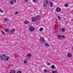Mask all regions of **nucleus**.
Wrapping results in <instances>:
<instances>
[{"label":"nucleus","instance_id":"9b49d317","mask_svg":"<svg viewBox=\"0 0 73 73\" xmlns=\"http://www.w3.org/2000/svg\"><path fill=\"white\" fill-rule=\"evenodd\" d=\"M10 73H16L15 71L12 70H11Z\"/></svg>","mask_w":73,"mask_h":73},{"label":"nucleus","instance_id":"5701e85b","mask_svg":"<svg viewBox=\"0 0 73 73\" xmlns=\"http://www.w3.org/2000/svg\"><path fill=\"white\" fill-rule=\"evenodd\" d=\"M57 73V71L56 70L53 71L52 72V73Z\"/></svg>","mask_w":73,"mask_h":73},{"label":"nucleus","instance_id":"412c9836","mask_svg":"<svg viewBox=\"0 0 73 73\" xmlns=\"http://www.w3.org/2000/svg\"><path fill=\"white\" fill-rule=\"evenodd\" d=\"M46 64L47 65H50V64H51V63L50 62H47L46 63Z\"/></svg>","mask_w":73,"mask_h":73},{"label":"nucleus","instance_id":"423d86ee","mask_svg":"<svg viewBox=\"0 0 73 73\" xmlns=\"http://www.w3.org/2000/svg\"><path fill=\"white\" fill-rule=\"evenodd\" d=\"M67 56L68 57H72V54L70 53H68L67 54Z\"/></svg>","mask_w":73,"mask_h":73},{"label":"nucleus","instance_id":"6ab92c4d","mask_svg":"<svg viewBox=\"0 0 73 73\" xmlns=\"http://www.w3.org/2000/svg\"><path fill=\"white\" fill-rule=\"evenodd\" d=\"M51 67L52 69H54V68H55V66H54L53 65H52Z\"/></svg>","mask_w":73,"mask_h":73},{"label":"nucleus","instance_id":"b1692460","mask_svg":"<svg viewBox=\"0 0 73 73\" xmlns=\"http://www.w3.org/2000/svg\"><path fill=\"white\" fill-rule=\"evenodd\" d=\"M47 71H48V70H47V69H45L44 70V73H46V72H47Z\"/></svg>","mask_w":73,"mask_h":73},{"label":"nucleus","instance_id":"37998d69","mask_svg":"<svg viewBox=\"0 0 73 73\" xmlns=\"http://www.w3.org/2000/svg\"><path fill=\"white\" fill-rule=\"evenodd\" d=\"M68 23H66V24H67Z\"/></svg>","mask_w":73,"mask_h":73},{"label":"nucleus","instance_id":"4be33fe9","mask_svg":"<svg viewBox=\"0 0 73 73\" xmlns=\"http://www.w3.org/2000/svg\"><path fill=\"white\" fill-rule=\"evenodd\" d=\"M45 2L46 3L48 4L49 3V1L48 0H45Z\"/></svg>","mask_w":73,"mask_h":73},{"label":"nucleus","instance_id":"dca6fc26","mask_svg":"<svg viewBox=\"0 0 73 73\" xmlns=\"http://www.w3.org/2000/svg\"><path fill=\"white\" fill-rule=\"evenodd\" d=\"M60 39L62 37V36L61 35H58L57 36Z\"/></svg>","mask_w":73,"mask_h":73},{"label":"nucleus","instance_id":"4c0bfd02","mask_svg":"<svg viewBox=\"0 0 73 73\" xmlns=\"http://www.w3.org/2000/svg\"><path fill=\"white\" fill-rule=\"evenodd\" d=\"M36 0H33V2H35V1H36Z\"/></svg>","mask_w":73,"mask_h":73},{"label":"nucleus","instance_id":"2eb2a0df","mask_svg":"<svg viewBox=\"0 0 73 73\" xmlns=\"http://www.w3.org/2000/svg\"><path fill=\"white\" fill-rule=\"evenodd\" d=\"M61 31L62 32H65V29L64 28H62L61 30Z\"/></svg>","mask_w":73,"mask_h":73},{"label":"nucleus","instance_id":"aec40b11","mask_svg":"<svg viewBox=\"0 0 73 73\" xmlns=\"http://www.w3.org/2000/svg\"><path fill=\"white\" fill-rule=\"evenodd\" d=\"M40 16L39 15H37V16H36V19H40Z\"/></svg>","mask_w":73,"mask_h":73},{"label":"nucleus","instance_id":"6e6552de","mask_svg":"<svg viewBox=\"0 0 73 73\" xmlns=\"http://www.w3.org/2000/svg\"><path fill=\"white\" fill-rule=\"evenodd\" d=\"M15 31H16V30H15V29H13L11 30L10 31V32L11 33H13V32H15Z\"/></svg>","mask_w":73,"mask_h":73},{"label":"nucleus","instance_id":"bb28decb","mask_svg":"<svg viewBox=\"0 0 73 73\" xmlns=\"http://www.w3.org/2000/svg\"><path fill=\"white\" fill-rule=\"evenodd\" d=\"M42 30H43V28H40L39 29L40 31H42Z\"/></svg>","mask_w":73,"mask_h":73},{"label":"nucleus","instance_id":"1a4fd4ad","mask_svg":"<svg viewBox=\"0 0 73 73\" xmlns=\"http://www.w3.org/2000/svg\"><path fill=\"white\" fill-rule=\"evenodd\" d=\"M4 31H5V32H6L8 33L9 31V30L8 29H5Z\"/></svg>","mask_w":73,"mask_h":73},{"label":"nucleus","instance_id":"f8f14e48","mask_svg":"<svg viewBox=\"0 0 73 73\" xmlns=\"http://www.w3.org/2000/svg\"><path fill=\"white\" fill-rule=\"evenodd\" d=\"M27 57H31V54L30 53H28L26 56Z\"/></svg>","mask_w":73,"mask_h":73},{"label":"nucleus","instance_id":"72a5a7b5","mask_svg":"<svg viewBox=\"0 0 73 73\" xmlns=\"http://www.w3.org/2000/svg\"><path fill=\"white\" fill-rule=\"evenodd\" d=\"M2 33H3V34L4 35L5 34V33H4V31H2Z\"/></svg>","mask_w":73,"mask_h":73},{"label":"nucleus","instance_id":"f3484780","mask_svg":"<svg viewBox=\"0 0 73 73\" xmlns=\"http://www.w3.org/2000/svg\"><path fill=\"white\" fill-rule=\"evenodd\" d=\"M9 59V56H7L6 58V59L5 60V61H8Z\"/></svg>","mask_w":73,"mask_h":73},{"label":"nucleus","instance_id":"a19ab883","mask_svg":"<svg viewBox=\"0 0 73 73\" xmlns=\"http://www.w3.org/2000/svg\"><path fill=\"white\" fill-rule=\"evenodd\" d=\"M72 49H73V47H72Z\"/></svg>","mask_w":73,"mask_h":73},{"label":"nucleus","instance_id":"79ce46f5","mask_svg":"<svg viewBox=\"0 0 73 73\" xmlns=\"http://www.w3.org/2000/svg\"><path fill=\"white\" fill-rule=\"evenodd\" d=\"M17 62H18V60H17Z\"/></svg>","mask_w":73,"mask_h":73},{"label":"nucleus","instance_id":"58836bf2","mask_svg":"<svg viewBox=\"0 0 73 73\" xmlns=\"http://www.w3.org/2000/svg\"><path fill=\"white\" fill-rule=\"evenodd\" d=\"M14 57H16V54H15L14 55Z\"/></svg>","mask_w":73,"mask_h":73},{"label":"nucleus","instance_id":"9d476101","mask_svg":"<svg viewBox=\"0 0 73 73\" xmlns=\"http://www.w3.org/2000/svg\"><path fill=\"white\" fill-rule=\"evenodd\" d=\"M9 21V19L6 18H5L4 19V21H6V22H7V21Z\"/></svg>","mask_w":73,"mask_h":73},{"label":"nucleus","instance_id":"cd10ccee","mask_svg":"<svg viewBox=\"0 0 73 73\" xmlns=\"http://www.w3.org/2000/svg\"><path fill=\"white\" fill-rule=\"evenodd\" d=\"M17 73H22V72L20 70H19L17 72Z\"/></svg>","mask_w":73,"mask_h":73},{"label":"nucleus","instance_id":"a878e982","mask_svg":"<svg viewBox=\"0 0 73 73\" xmlns=\"http://www.w3.org/2000/svg\"><path fill=\"white\" fill-rule=\"evenodd\" d=\"M46 5H47L46 3L45 4V3H44L43 5V7H46Z\"/></svg>","mask_w":73,"mask_h":73},{"label":"nucleus","instance_id":"4468645a","mask_svg":"<svg viewBox=\"0 0 73 73\" xmlns=\"http://www.w3.org/2000/svg\"><path fill=\"white\" fill-rule=\"evenodd\" d=\"M69 6V4L67 3H66L64 5V7H68Z\"/></svg>","mask_w":73,"mask_h":73},{"label":"nucleus","instance_id":"393cba45","mask_svg":"<svg viewBox=\"0 0 73 73\" xmlns=\"http://www.w3.org/2000/svg\"><path fill=\"white\" fill-rule=\"evenodd\" d=\"M45 45L46 46H49V44L48 43H46L45 44Z\"/></svg>","mask_w":73,"mask_h":73},{"label":"nucleus","instance_id":"f257e3e1","mask_svg":"<svg viewBox=\"0 0 73 73\" xmlns=\"http://www.w3.org/2000/svg\"><path fill=\"white\" fill-rule=\"evenodd\" d=\"M29 31L30 32H33L35 31V27L32 26H29Z\"/></svg>","mask_w":73,"mask_h":73},{"label":"nucleus","instance_id":"c03bdc74","mask_svg":"<svg viewBox=\"0 0 73 73\" xmlns=\"http://www.w3.org/2000/svg\"><path fill=\"white\" fill-rule=\"evenodd\" d=\"M65 19V20H66V19Z\"/></svg>","mask_w":73,"mask_h":73},{"label":"nucleus","instance_id":"0eeeda50","mask_svg":"<svg viewBox=\"0 0 73 73\" xmlns=\"http://www.w3.org/2000/svg\"><path fill=\"white\" fill-rule=\"evenodd\" d=\"M53 2L50 1V5L51 7H52L53 5Z\"/></svg>","mask_w":73,"mask_h":73},{"label":"nucleus","instance_id":"ea45409f","mask_svg":"<svg viewBox=\"0 0 73 73\" xmlns=\"http://www.w3.org/2000/svg\"><path fill=\"white\" fill-rule=\"evenodd\" d=\"M0 58H1V56L0 55Z\"/></svg>","mask_w":73,"mask_h":73},{"label":"nucleus","instance_id":"7ed1b4c3","mask_svg":"<svg viewBox=\"0 0 73 73\" xmlns=\"http://www.w3.org/2000/svg\"><path fill=\"white\" fill-rule=\"evenodd\" d=\"M56 12H61V9L60 7H57L56 10Z\"/></svg>","mask_w":73,"mask_h":73},{"label":"nucleus","instance_id":"39448f33","mask_svg":"<svg viewBox=\"0 0 73 73\" xmlns=\"http://www.w3.org/2000/svg\"><path fill=\"white\" fill-rule=\"evenodd\" d=\"M40 41L41 42H44L45 41L44 40V38H41L40 39Z\"/></svg>","mask_w":73,"mask_h":73},{"label":"nucleus","instance_id":"473e14b6","mask_svg":"<svg viewBox=\"0 0 73 73\" xmlns=\"http://www.w3.org/2000/svg\"><path fill=\"white\" fill-rule=\"evenodd\" d=\"M62 37L63 38H65V37L64 35H62Z\"/></svg>","mask_w":73,"mask_h":73},{"label":"nucleus","instance_id":"7c9ffc66","mask_svg":"<svg viewBox=\"0 0 73 73\" xmlns=\"http://www.w3.org/2000/svg\"><path fill=\"white\" fill-rule=\"evenodd\" d=\"M57 17H58V19L59 20H61V18L59 16H58Z\"/></svg>","mask_w":73,"mask_h":73},{"label":"nucleus","instance_id":"e433bc0d","mask_svg":"<svg viewBox=\"0 0 73 73\" xmlns=\"http://www.w3.org/2000/svg\"><path fill=\"white\" fill-rule=\"evenodd\" d=\"M14 2L15 3H16V0H14Z\"/></svg>","mask_w":73,"mask_h":73},{"label":"nucleus","instance_id":"f03ea898","mask_svg":"<svg viewBox=\"0 0 73 73\" xmlns=\"http://www.w3.org/2000/svg\"><path fill=\"white\" fill-rule=\"evenodd\" d=\"M6 58V55L4 54H2L1 55V60H4Z\"/></svg>","mask_w":73,"mask_h":73},{"label":"nucleus","instance_id":"c85d7f7f","mask_svg":"<svg viewBox=\"0 0 73 73\" xmlns=\"http://www.w3.org/2000/svg\"><path fill=\"white\" fill-rule=\"evenodd\" d=\"M0 12H1V13H3V11L2 9H0Z\"/></svg>","mask_w":73,"mask_h":73},{"label":"nucleus","instance_id":"20e7f679","mask_svg":"<svg viewBox=\"0 0 73 73\" xmlns=\"http://www.w3.org/2000/svg\"><path fill=\"white\" fill-rule=\"evenodd\" d=\"M32 21L35 22V21H36V17H33L32 18Z\"/></svg>","mask_w":73,"mask_h":73},{"label":"nucleus","instance_id":"c9c22d12","mask_svg":"<svg viewBox=\"0 0 73 73\" xmlns=\"http://www.w3.org/2000/svg\"><path fill=\"white\" fill-rule=\"evenodd\" d=\"M55 32H57L58 31L57 29H55Z\"/></svg>","mask_w":73,"mask_h":73},{"label":"nucleus","instance_id":"c756f323","mask_svg":"<svg viewBox=\"0 0 73 73\" xmlns=\"http://www.w3.org/2000/svg\"><path fill=\"white\" fill-rule=\"evenodd\" d=\"M24 64H27V60H25L24 61Z\"/></svg>","mask_w":73,"mask_h":73},{"label":"nucleus","instance_id":"a211bd4d","mask_svg":"<svg viewBox=\"0 0 73 73\" xmlns=\"http://www.w3.org/2000/svg\"><path fill=\"white\" fill-rule=\"evenodd\" d=\"M10 4H12V5H13V4H14V3L13 1H11L10 3Z\"/></svg>","mask_w":73,"mask_h":73},{"label":"nucleus","instance_id":"2f4dec72","mask_svg":"<svg viewBox=\"0 0 73 73\" xmlns=\"http://www.w3.org/2000/svg\"><path fill=\"white\" fill-rule=\"evenodd\" d=\"M18 11H16L15 13V14L16 15H17V14H18Z\"/></svg>","mask_w":73,"mask_h":73},{"label":"nucleus","instance_id":"ddd939ff","mask_svg":"<svg viewBox=\"0 0 73 73\" xmlns=\"http://www.w3.org/2000/svg\"><path fill=\"white\" fill-rule=\"evenodd\" d=\"M24 23L25 24H28L29 23V22L28 21L26 20V21H25L24 22Z\"/></svg>","mask_w":73,"mask_h":73},{"label":"nucleus","instance_id":"f704fd0d","mask_svg":"<svg viewBox=\"0 0 73 73\" xmlns=\"http://www.w3.org/2000/svg\"><path fill=\"white\" fill-rule=\"evenodd\" d=\"M26 2H28V0H24Z\"/></svg>","mask_w":73,"mask_h":73}]
</instances>
